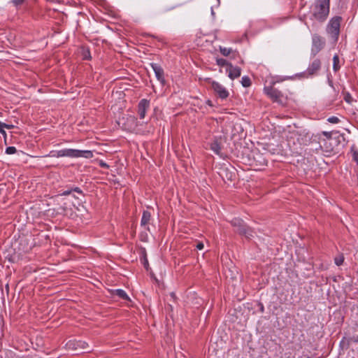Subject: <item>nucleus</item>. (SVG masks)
Segmentation results:
<instances>
[{
	"mask_svg": "<svg viewBox=\"0 0 358 358\" xmlns=\"http://www.w3.org/2000/svg\"><path fill=\"white\" fill-rule=\"evenodd\" d=\"M0 124H2L1 122H0ZM4 128L3 126H0V133L3 135L5 137L6 136V131H4Z\"/></svg>",
	"mask_w": 358,
	"mask_h": 358,
	"instance_id": "7c9ffc66",
	"label": "nucleus"
},
{
	"mask_svg": "<svg viewBox=\"0 0 358 358\" xmlns=\"http://www.w3.org/2000/svg\"><path fill=\"white\" fill-rule=\"evenodd\" d=\"M322 62L320 59H315L308 66L306 74L307 76L317 75L321 68Z\"/></svg>",
	"mask_w": 358,
	"mask_h": 358,
	"instance_id": "1a4fd4ad",
	"label": "nucleus"
},
{
	"mask_svg": "<svg viewBox=\"0 0 358 358\" xmlns=\"http://www.w3.org/2000/svg\"><path fill=\"white\" fill-rule=\"evenodd\" d=\"M343 261H344V257L343 255H340L339 256L335 257V259H334L335 264L337 266H341L343 263Z\"/></svg>",
	"mask_w": 358,
	"mask_h": 358,
	"instance_id": "aec40b11",
	"label": "nucleus"
},
{
	"mask_svg": "<svg viewBox=\"0 0 358 358\" xmlns=\"http://www.w3.org/2000/svg\"><path fill=\"white\" fill-rule=\"evenodd\" d=\"M66 346L69 349H72L76 351L78 353L79 352H90V348L88 344L83 341H69L67 343Z\"/></svg>",
	"mask_w": 358,
	"mask_h": 358,
	"instance_id": "39448f33",
	"label": "nucleus"
},
{
	"mask_svg": "<svg viewBox=\"0 0 358 358\" xmlns=\"http://www.w3.org/2000/svg\"><path fill=\"white\" fill-rule=\"evenodd\" d=\"M0 126H3V127H5L6 129H12L14 127V126L13 124H6L3 122H2V124H0Z\"/></svg>",
	"mask_w": 358,
	"mask_h": 358,
	"instance_id": "c85d7f7f",
	"label": "nucleus"
},
{
	"mask_svg": "<svg viewBox=\"0 0 358 358\" xmlns=\"http://www.w3.org/2000/svg\"><path fill=\"white\" fill-rule=\"evenodd\" d=\"M16 152V148L15 147L10 146L8 147L6 150V153L8 155H12Z\"/></svg>",
	"mask_w": 358,
	"mask_h": 358,
	"instance_id": "5701e85b",
	"label": "nucleus"
},
{
	"mask_svg": "<svg viewBox=\"0 0 358 358\" xmlns=\"http://www.w3.org/2000/svg\"><path fill=\"white\" fill-rule=\"evenodd\" d=\"M71 190H69V191H65V192H64L61 195H59V196H62V195H64V196L69 195V194H71Z\"/></svg>",
	"mask_w": 358,
	"mask_h": 358,
	"instance_id": "473e14b6",
	"label": "nucleus"
},
{
	"mask_svg": "<svg viewBox=\"0 0 358 358\" xmlns=\"http://www.w3.org/2000/svg\"><path fill=\"white\" fill-rule=\"evenodd\" d=\"M321 148L324 150V152L329 153L333 151V147L331 146L329 141H323V144L320 145Z\"/></svg>",
	"mask_w": 358,
	"mask_h": 358,
	"instance_id": "dca6fc26",
	"label": "nucleus"
},
{
	"mask_svg": "<svg viewBox=\"0 0 358 358\" xmlns=\"http://www.w3.org/2000/svg\"><path fill=\"white\" fill-rule=\"evenodd\" d=\"M241 83H242V85L243 87H248L250 86L251 81H250V79L248 77L244 76L241 79Z\"/></svg>",
	"mask_w": 358,
	"mask_h": 358,
	"instance_id": "6ab92c4d",
	"label": "nucleus"
},
{
	"mask_svg": "<svg viewBox=\"0 0 358 358\" xmlns=\"http://www.w3.org/2000/svg\"><path fill=\"white\" fill-rule=\"evenodd\" d=\"M327 120L329 122L333 123V124H336L339 122V119L337 117H334V116L328 118Z\"/></svg>",
	"mask_w": 358,
	"mask_h": 358,
	"instance_id": "b1692460",
	"label": "nucleus"
},
{
	"mask_svg": "<svg viewBox=\"0 0 358 358\" xmlns=\"http://www.w3.org/2000/svg\"><path fill=\"white\" fill-rule=\"evenodd\" d=\"M231 224L236 228V231L241 235L245 236L247 238L253 236L254 231L248 227L244 224L243 220L234 219L231 221Z\"/></svg>",
	"mask_w": 358,
	"mask_h": 358,
	"instance_id": "20e7f679",
	"label": "nucleus"
},
{
	"mask_svg": "<svg viewBox=\"0 0 358 358\" xmlns=\"http://www.w3.org/2000/svg\"><path fill=\"white\" fill-rule=\"evenodd\" d=\"M150 66L153 69L157 80L164 84L165 80L164 78V70L162 68L159 64L155 63H151Z\"/></svg>",
	"mask_w": 358,
	"mask_h": 358,
	"instance_id": "9b49d317",
	"label": "nucleus"
},
{
	"mask_svg": "<svg viewBox=\"0 0 358 358\" xmlns=\"http://www.w3.org/2000/svg\"><path fill=\"white\" fill-rule=\"evenodd\" d=\"M149 107V101L146 99H142L138 104V115L141 119H143L145 115L146 110Z\"/></svg>",
	"mask_w": 358,
	"mask_h": 358,
	"instance_id": "4468645a",
	"label": "nucleus"
},
{
	"mask_svg": "<svg viewBox=\"0 0 358 358\" xmlns=\"http://www.w3.org/2000/svg\"><path fill=\"white\" fill-rule=\"evenodd\" d=\"M25 0H12V3L15 6H18L20 5H22Z\"/></svg>",
	"mask_w": 358,
	"mask_h": 358,
	"instance_id": "393cba45",
	"label": "nucleus"
},
{
	"mask_svg": "<svg viewBox=\"0 0 358 358\" xmlns=\"http://www.w3.org/2000/svg\"><path fill=\"white\" fill-rule=\"evenodd\" d=\"M353 151V159L358 164V151L357 150H352Z\"/></svg>",
	"mask_w": 358,
	"mask_h": 358,
	"instance_id": "a878e982",
	"label": "nucleus"
},
{
	"mask_svg": "<svg viewBox=\"0 0 358 358\" xmlns=\"http://www.w3.org/2000/svg\"><path fill=\"white\" fill-rule=\"evenodd\" d=\"M330 0H317L313 7L312 14L313 17L319 22L327 20L329 13Z\"/></svg>",
	"mask_w": 358,
	"mask_h": 358,
	"instance_id": "f257e3e1",
	"label": "nucleus"
},
{
	"mask_svg": "<svg viewBox=\"0 0 358 358\" xmlns=\"http://www.w3.org/2000/svg\"><path fill=\"white\" fill-rule=\"evenodd\" d=\"M322 134L327 138L328 141H330L331 139V132L323 131Z\"/></svg>",
	"mask_w": 358,
	"mask_h": 358,
	"instance_id": "bb28decb",
	"label": "nucleus"
},
{
	"mask_svg": "<svg viewBox=\"0 0 358 358\" xmlns=\"http://www.w3.org/2000/svg\"><path fill=\"white\" fill-rule=\"evenodd\" d=\"M217 64L220 66H227V68H229V64H230L229 63L227 62V60L224 59H217Z\"/></svg>",
	"mask_w": 358,
	"mask_h": 358,
	"instance_id": "4be33fe9",
	"label": "nucleus"
},
{
	"mask_svg": "<svg viewBox=\"0 0 358 358\" xmlns=\"http://www.w3.org/2000/svg\"><path fill=\"white\" fill-rule=\"evenodd\" d=\"M196 248L199 250H202L203 248V244L202 243H198L196 245Z\"/></svg>",
	"mask_w": 358,
	"mask_h": 358,
	"instance_id": "2f4dec72",
	"label": "nucleus"
},
{
	"mask_svg": "<svg viewBox=\"0 0 358 358\" xmlns=\"http://www.w3.org/2000/svg\"><path fill=\"white\" fill-rule=\"evenodd\" d=\"M210 85L214 92L221 99H226L229 96V92L224 87L215 81H211Z\"/></svg>",
	"mask_w": 358,
	"mask_h": 358,
	"instance_id": "6e6552de",
	"label": "nucleus"
},
{
	"mask_svg": "<svg viewBox=\"0 0 358 358\" xmlns=\"http://www.w3.org/2000/svg\"><path fill=\"white\" fill-rule=\"evenodd\" d=\"M352 97L350 95L349 93H348L345 96V100L348 102V103H350L351 101H352Z\"/></svg>",
	"mask_w": 358,
	"mask_h": 358,
	"instance_id": "c756f323",
	"label": "nucleus"
},
{
	"mask_svg": "<svg viewBox=\"0 0 358 358\" xmlns=\"http://www.w3.org/2000/svg\"><path fill=\"white\" fill-rule=\"evenodd\" d=\"M59 210H62L63 212H64L66 210V207L65 206H61V208Z\"/></svg>",
	"mask_w": 358,
	"mask_h": 358,
	"instance_id": "c9c22d12",
	"label": "nucleus"
},
{
	"mask_svg": "<svg viewBox=\"0 0 358 358\" xmlns=\"http://www.w3.org/2000/svg\"><path fill=\"white\" fill-rule=\"evenodd\" d=\"M150 213L148 211H143L141 219V225L145 226L148 224L150 220Z\"/></svg>",
	"mask_w": 358,
	"mask_h": 358,
	"instance_id": "f3484780",
	"label": "nucleus"
},
{
	"mask_svg": "<svg viewBox=\"0 0 358 358\" xmlns=\"http://www.w3.org/2000/svg\"><path fill=\"white\" fill-rule=\"evenodd\" d=\"M229 73V77L234 80L241 76V69L240 67L234 66L232 64H229V68L227 69Z\"/></svg>",
	"mask_w": 358,
	"mask_h": 358,
	"instance_id": "f8f14e48",
	"label": "nucleus"
},
{
	"mask_svg": "<svg viewBox=\"0 0 358 358\" xmlns=\"http://www.w3.org/2000/svg\"><path fill=\"white\" fill-rule=\"evenodd\" d=\"M261 310H262V311H263V310H264V307H263V306H262V308H261Z\"/></svg>",
	"mask_w": 358,
	"mask_h": 358,
	"instance_id": "4c0bfd02",
	"label": "nucleus"
},
{
	"mask_svg": "<svg viewBox=\"0 0 358 358\" xmlns=\"http://www.w3.org/2000/svg\"><path fill=\"white\" fill-rule=\"evenodd\" d=\"M100 165H101V166H102V167H108V165H107L106 163L103 162H101L100 163Z\"/></svg>",
	"mask_w": 358,
	"mask_h": 358,
	"instance_id": "72a5a7b5",
	"label": "nucleus"
},
{
	"mask_svg": "<svg viewBox=\"0 0 358 358\" xmlns=\"http://www.w3.org/2000/svg\"><path fill=\"white\" fill-rule=\"evenodd\" d=\"M264 90L268 96H269L274 101L281 102L282 94L278 90L273 87H265Z\"/></svg>",
	"mask_w": 358,
	"mask_h": 358,
	"instance_id": "9d476101",
	"label": "nucleus"
},
{
	"mask_svg": "<svg viewBox=\"0 0 358 358\" xmlns=\"http://www.w3.org/2000/svg\"><path fill=\"white\" fill-rule=\"evenodd\" d=\"M307 358H309V357H307Z\"/></svg>",
	"mask_w": 358,
	"mask_h": 358,
	"instance_id": "ea45409f",
	"label": "nucleus"
},
{
	"mask_svg": "<svg viewBox=\"0 0 358 358\" xmlns=\"http://www.w3.org/2000/svg\"><path fill=\"white\" fill-rule=\"evenodd\" d=\"M333 69L335 72L339 70L340 65H339V57L338 55H335L333 57Z\"/></svg>",
	"mask_w": 358,
	"mask_h": 358,
	"instance_id": "a211bd4d",
	"label": "nucleus"
},
{
	"mask_svg": "<svg viewBox=\"0 0 358 358\" xmlns=\"http://www.w3.org/2000/svg\"><path fill=\"white\" fill-rule=\"evenodd\" d=\"M222 147V138H215L210 144V149L217 155H220Z\"/></svg>",
	"mask_w": 358,
	"mask_h": 358,
	"instance_id": "ddd939ff",
	"label": "nucleus"
},
{
	"mask_svg": "<svg viewBox=\"0 0 358 358\" xmlns=\"http://www.w3.org/2000/svg\"><path fill=\"white\" fill-rule=\"evenodd\" d=\"M324 44V40L320 36L314 34L312 38V55L315 56L320 51H321L323 49Z\"/></svg>",
	"mask_w": 358,
	"mask_h": 358,
	"instance_id": "423d86ee",
	"label": "nucleus"
},
{
	"mask_svg": "<svg viewBox=\"0 0 358 358\" xmlns=\"http://www.w3.org/2000/svg\"><path fill=\"white\" fill-rule=\"evenodd\" d=\"M50 154V156L53 157H84L86 159H90L93 157V153L90 150H80L75 149H64L57 152H51Z\"/></svg>",
	"mask_w": 358,
	"mask_h": 358,
	"instance_id": "f03ea898",
	"label": "nucleus"
},
{
	"mask_svg": "<svg viewBox=\"0 0 358 358\" xmlns=\"http://www.w3.org/2000/svg\"><path fill=\"white\" fill-rule=\"evenodd\" d=\"M143 265H144L145 268L146 269H148V266H149V264H148V259H147V258H146V256H145V255H144V257H143Z\"/></svg>",
	"mask_w": 358,
	"mask_h": 358,
	"instance_id": "cd10ccee",
	"label": "nucleus"
},
{
	"mask_svg": "<svg viewBox=\"0 0 358 358\" xmlns=\"http://www.w3.org/2000/svg\"><path fill=\"white\" fill-rule=\"evenodd\" d=\"M329 84L331 85L332 82L331 80H329Z\"/></svg>",
	"mask_w": 358,
	"mask_h": 358,
	"instance_id": "58836bf2",
	"label": "nucleus"
},
{
	"mask_svg": "<svg viewBox=\"0 0 358 358\" xmlns=\"http://www.w3.org/2000/svg\"><path fill=\"white\" fill-rule=\"evenodd\" d=\"M341 20V17L335 16L331 19L327 25V31L334 41H337L338 38Z\"/></svg>",
	"mask_w": 358,
	"mask_h": 358,
	"instance_id": "7ed1b4c3",
	"label": "nucleus"
},
{
	"mask_svg": "<svg viewBox=\"0 0 358 358\" xmlns=\"http://www.w3.org/2000/svg\"><path fill=\"white\" fill-rule=\"evenodd\" d=\"M111 293L113 295H116L122 299L127 301L130 300L129 297L123 289H114L111 291Z\"/></svg>",
	"mask_w": 358,
	"mask_h": 358,
	"instance_id": "2eb2a0df",
	"label": "nucleus"
},
{
	"mask_svg": "<svg viewBox=\"0 0 358 358\" xmlns=\"http://www.w3.org/2000/svg\"><path fill=\"white\" fill-rule=\"evenodd\" d=\"M73 191L77 192L78 193H81V190L78 187L74 188Z\"/></svg>",
	"mask_w": 358,
	"mask_h": 358,
	"instance_id": "f704fd0d",
	"label": "nucleus"
},
{
	"mask_svg": "<svg viewBox=\"0 0 358 358\" xmlns=\"http://www.w3.org/2000/svg\"><path fill=\"white\" fill-rule=\"evenodd\" d=\"M219 174L224 182L231 181L236 176L235 169L230 165L223 166L220 168Z\"/></svg>",
	"mask_w": 358,
	"mask_h": 358,
	"instance_id": "0eeeda50",
	"label": "nucleus"
},
{
	"mask_svg": "<svg viewBox=\"0 0 358 358\" xmlns=\"http://www.w3.org/2000/svg\"><path fill=\"white\" fill-rule=\"evenodd\" d=\"M220 52L224 56H228L232 52V50L231 48H222V47L220 48Z\"/></svg>",
	"mask_w": 358,
	"mask_h": 358,
	"instance_id": "412c9836",
	"label": "nucleus"
},
{
	"mask_svg": "<svg viewBox=\"0 0 358 358\" xmlns=\"http://www.w3.org/2000/svg\"><path fill=\"white\" fill-rule=\"evenodd\" d=\"M171 295L172 297H173V298L175 297V294L174 293H171Z\"/></svg>",
	"mask_w": 358,
	"mask_h": 358,
	"instance_id": "e433bc0d",
	"label": "nucleus"
}]
</instances>
